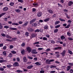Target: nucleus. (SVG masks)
I'll return each instance as SVG.
<instances>
[{
    "label": "nucleus",
    "instance_id": "nucleus-1",
    "mask_svg": "<svg viewBox=\"0 0 73 73\" xmlns=\"http://www.w3.org/2000/svg\"><path fill=\"white\" fill-rule=\"evenodd\" d=\"M36 49H33L31 51V53L32 54H37V52H36Z\"/></svg>",
    "mask_w": 73,
    "mask_h": 73
},
{
    "label": "nucleus",
    "instance_id": "nucleus-2",
    "mask_svg": "<svg viewBox=\"0 0 73 73\" xmlns=\"http://www.w3.org/2000/svg\"><path fill=\"white\" fill-rule=\"evenodd\" d=\"M26 49H27V50L29 53H30V52H31V50H32V49L30 47H27V48Z\"/></svg>",
    "mask_w": 73,
    "mask_h": 73
},
{
    "label": "nucleus",
    "instance_id": "nucleus-3",
    "mask_svg": "<svg viewBox=\"0 0 73 73\" xmlns=\"http://www.w3.org/2000/svg\"><path fill=\"white\" fill-rule=\"evenodd\" d=\"M42 15V12H39L37 14V17H41Z\"/></svg>",
    "mask_w": 73,
    "mask_h": 73
},
{
    "label": "nucleus",
    "instance_id": "nucleus-4",
    "mask_svg": "<svg viewBox=\"0 0 73 73\" xmlns=\"http://www.w3.org/2000/svg\"><path fill=\"white\" fill-rule=\"evenodd\" d=\"M66 50H64L63 51V52L61 53V54L63 57H64V56H65V53H66Z\"/></svg>",
    "mask_w": 73,
    "mask_h": 73
},
{
    "label": "nucleus",
    "instance_id": "nucleus-5",
    "mask_svg": "<svg viewBox=\"0 0 73 73\" xmlns=\"http://www.w3.org/2000/svg\"><path fill=\"white\" fill-rule=\"evenodd\" d=\"M72 4H73V1H70L68 3V5L70 7V6H71Z\"/></svg>",
    "mask_w": 73,
    "mask_h": 73
},
{
    "label": "nucleus",
    "instance_id": "nucleus-6",
    "mask_svg": "<svg viewBox=\"0 0 73 73\" xmlns=\"http://www.w3.org/2000/svg\"><path fill=\"white\" fill-rule=\"evenodd\" d=\"M19 63L18 62H16L14 63V64H13V66H19Z\"/></svg>",
    "mask_w": 73,
    "mask_h": 73
},
{
    "label": "nucleus",
    "instance_id": "nucleus-7",
    "mask_svg": "<svg viewBox=\"0 0 73 73\" xmlns=\"http://www.w3.org/2000/svg\"><path fill=\"white\" fill-rule=\"evenodd\" d=\"M47 11L49 13H50V14H52L53 13V11L51 9L50 10L48 9Z\"/></svg>",
    "mask_w": 73,
    "mask_h": 73
},
{
    "label": "nucleus",
    "instance_id": "nucleus-8",
    "mask_svg": "<svg viewBox=\"0 0 73 73\" xmlns=\"http://www.w3.org/2000/svg\"><path fill=\"white\" fill-rule=\"evenodd\" d=\"M23 61L25 62H27V58L26 57V56H24L23 57Z\"/></svg>",
    "mask_w": 73,
    "mask_h": 73
},
{
    "label": "nucleus",
    "instance_id": "nucleus-9",
    "mask_svg": "<svg viewBox=\"0 0 73 73\" xmlns=\"http://www.w3.org/2000/svg\"><path fill=\"white\" fill-rule=\"evenodd\" d=\"M44 29H46V30H48L49 27H48V25H46L44 26Z\"/></svg>",
    "mask_w": 73,
    "mask_h": 73
},
{
    "label": "nucleus",
    "instance_id": "nucleus-10",
    "mask_svg": "<svg viewBox=\"0 0 73 73\" xmlns=\"http://www.w3.org/2000/svg\"><path fill=\"white\" fill-rule=\"evenodd\" d=\"M25 51L24 49H23L22 50H21V53L22 54H23V55L24 54H25Z\"/></svg>",
    "mask_w": 73,
    "mask_h": 73
},
{
    "label": "nucleus",
    "instance_id": "nucleus-11",
    "mask_svg": "<svg viewBox=\"0 0 73 73\" xmlns=\"http://www.w3.org/2000/svg\"><path fill=\"white\" fill-rule=\"evenodd\" d=\"M62 48L61 47H55L54 48V50H58V49H61Z\"/></svg>",
    "mask_w": 73,
    "mask_h": 73
},
{
    "label": "nucleus",
    "instance_id": "nucleus-12",
    "mask_svg": "<svg viewBox=\"0 0 73 73\" xmlns=\"http://www.w3.org/2000/svg\"><path fill=\"white\" fill-rule=\"evenodd\" d=\"M28 24V22L27 21L26 23H25L24 24H23L22 25V27H25V26H27Z\"/></svg>",
    "mask_w": 73,
    "mask_h": 73
},
{
    "label": "nucleus",
    "instance_id": "nucleus-13",
    "mask_svg": "<svg viewBox=\"0 0 73 73\" xmlns=\"http://www.w3.org/2000/svg\"><path fill=\"white\" fill-rule=\"evenodd\" d=\"M8 9V8L6 7H5L3 8V11H7Z\"/></svg>",
    "mask_w": 73,
    "mask_h": 73
},
{
    "label": "nucleus",
    "instance_id": "nucleus-14",
    "mask_svg": "<svg viewBox=\"0 0 73 73\" xmlns=\"http://www.w3.org/2000/svg\"><path fill=\"white\" fill-rule=\"evenodd\" d=\"M28 31H29V32H33V29H32L31 28H29L28 29Z\"/></svg>",
    "mask_w": 73,
    "mask_h": 73
},
{
    "label": "nucleus",
    "instance_id": "nucleus-15",
    "mask_svg": "<svg viewBox=\"0 0 73 73\" xmlns=\"http://www.w3.org/2000/svg\"><path fill=\"white\" fill-rule=\"evenodd\" d=\"M67 71H68V70H70V69L71 68H72V66L70 65L68 66H67Z\"/></svg>",
    "mask_w": 73,
    "mask_h": 73
},
{
    "label": "nucleus",
    "instance_id": "nucleus-16",
    "mask_svg": "<svg viewBox=\"0 0 73 73\" xmlns=\"http://www.w3.org/2000/svg\"><path fill=\"white\" fill-rule=\"evenodd\" d=\"M9 29H11V30H13V31H16V30H17V28H15L10 27Z\"/></svg>",
    "mask_w": 73,
    "mask_h": 73
},
{
    "label": "nucleus",
    "instance_id": "nucleus-17",
    "mask_svg": "<svg viewBox=\"0 0 73 73\" xmlns=\"http://www.w3.org/2000/svg\"><path fill=\"white\" fill-rule=\"evenodd\" d=\"M68 53L70 54H73V52L72 51L70 50V49L68 50Z\"/></svg>",
    "mask_w": 73,
    "mask_h": 73
},
{
    "label": "nucleus",
    "instance_id": "nucleus-18",
    "mask_svg": "<svg viewBox=\"0 0 73 73\" xmlns=\"http://www.w3.org/2000/svg\"><path fill=\"white\" fill-rule=\"evenodd\" d=\"M7 61L4 60H0V63H3L4 62H7Z\"/></svg>",
    "mask_w": 73,
    "mask_h": 73
},
{
    "label": "nucleus",
    "instance_id": "nucleus-19",
    "mask_svg": "<svg viewBox=\"0 0 73 73\" xmlns=\"http://www.w3.org/2000/svg\"><path fill=\"white\" fill-rule=\"evenodd\" d=\"M35 19H34L32 20H31L30 22V24H32L33 23H34V22H35Z\"/></svg>",
    "mask_w": 73,
    "mask_h": 73
},
{
    "label": "nucleus",
    "instance_id": "nucleus-20",
    "mask_svg": "<svg viewBox=\"0 0 73 73\" xmlns=\"http://www.w3.org/2000/svg\"><path fill=\"white\" fill-rule=\"evenodd\" d=\"M35 64L37 66H39L41 65V63H39L38 62H37L35 63Z\"/></svg>",
    "mask_w": 73,
    "mask_h": 73
},
{
    "label": "nucleus",
    "instance_id": "nucleus-21",
    "mask_svg": "<svg viewBox=\"0 0 73 73\" xmlns=\"http://www.w3.org/2000/svg\"><path fill=\"white\" fill-rule=\"evenodd\" d=\"M5 13H2L0 14V18H1L2 16L5 15Z\"/></svg>",
    "mask_w": 73,
    "mask_h": 73
},
{
    "label": "nucleus",
    "instance_id": "nucleus-22",
    "mask_svg": "<svg viewBox=\"0 0 73 73\" xmlns=\"http://www.w3.org/2000/svg\"><path fill=\"white\" fill-rule=\"evenodd\" d=\"M16 72H17L18 73H23V70H16Z\"/></svg>",
    "mask_w": 73,
    "mask_h": 73
},
{
    "label": "nucleus",
    "instance_id": "nucleus-23",
    "mask_svg": "<svg viewBox=\"0 0 73 73\" xmlns=\"http://www.w3.org/2000/svg\"><path fill=\"white\" fill-rule=\"evenodd\" d=\"M33 68V66H28L27 67V69H31Z\"/></svg>",
    "mask_w": 73,
    "mask_h": 73
},
{
    "label": "nucleus",
    "instance_id": "nucleus-24",
    "mask_svg": "<svg viewBox=\"0 0 73 73\" xmlns=\"http://www.w3.org/2000/svg\"><path fill=\"white\" fill-rule=\"evenodd\" d=\"M60 23V21H55V25H57V24H59Z\"/></svg>",
    "mask_w": 73,
    "mask_h": 73
},
{
    "label": "nucleus",
    "instance_id": "nucleus-25",
    "mask_svg": "<svg viewBox=\"0 0 73 73\" xmlns=\"http://www.w3.org/2000/svg\"><path fill=\"white\" fill-rule=\"evenodd\" d=\"M60 25H58L55 26V28L56 29L58 28H60Z\"/></svg>",
    "mask_w": 73,
    "mask_h": 73
},
{
    "label": "nucleus",
    "instance_id": "nucleus-26",
    "mask_svg": "<svg viewBox=\"0 0 73 73\" xmlns=\"http://www.w3.org/2000/svg\"><path fill=\"white\" fill-rule=\"evenodd\" d=\"M58 31V29H56L54 30V33H57Z\"/></svg>",
    "mask_w": 73,
    "mask_h": 73
},
{
    "label": "nucleus",
    "instance_id": "nucleus-27",
    "mask_svg": "<svg viewBox=\"0 0 73 73\" xmlns=\"http://www.w3.org/2000/svg\"><path fill=\"white\" fill-rule=\"evenodd\" d=\"M3 54L4 56H5L7 55V52L5 51H4L3 52Z\"/></svg>",
    "mask_w": 73,
    "mask_h": 73
},
{
    "label": "nucleus",
    "instance_id": "nucleus-28",
    "mask_svg": "<svg viewBox=\"0 0 73 73\" xmlns=\"http://www.w3.org/2000/svg\"><path fill=\"white\" fill-rule=\"evenodd\" d=\"M15 11L17 13H19V12H20V9H17V10H15Z\"/></svg>",
    "mask_w": 73,
    "mask_h": 73
},
{
    "label": "nucleus",
    "instance_id": "nucleus-29",
    "mask_svg": "<svg viewBox=\"0 0 73 73\" xmlns=\"http://www.w3.org/2000/svg\"><path fill=\"white\" fill-rule=\"evenodd\" d=\"M57 67L56 66L53 65H52L50 66V68H56Z\"/></svg>",
    "mask_w": 73,
    "mask_h": 73
},
{
    "label": "nucleus",
    "instance_id": "nucleus-30",
    "mask_svg": "<svg viewBox=\"0 0 73 73\" xmlns=\"http://www.w3.org/2000/svg\"><path fill=\"white\" fill-rule=\"evenodd\" d=\"M60 38L61 40H63V39H65V37L64 36V35H62L60 36Z\"/></svg>",
    "mask_w": 73,
    "mask_h": 73
},
{
    "label": "nucleus",
    "instance_id": "nucleus-31",
    "mask_svg": "<svg viewBox=\"0 0 73 73\" xmlns=\"http://www.w3.org/2000/svg\"><path fill=\"white\" fill-rule=\"evenodd\" d=\"M29 33L28 32H26L25 33V35L27 36V37H28V36H29Z\"/></svg>",
    "mask_w": 73,
    "mask_h": 73
},
{
    "label": "nucleus",
    "instance_id": "nucleus-32",
    "mask_svg": "<svg viewBox=\"0 0 73 73\" xmlns=\"http://www.w3.org/2000/svg\"><path fill=\"white\" fill-rule=\"evenodd\" d=\"M9 4L10 5H11V6H13L15 4V3L13 2H11Z\"/></svg>",
    "mask_w": 73,
    "mask_h": 73
},
{
    "label": "nucleus",
    "instance_id": "nucleus-33",
    "mask_svg": "<svg viewBox=\"0 0 73 73\" xmlns=\"http://www.w3.org/2000/svg\"><path fill=\"white\" fill-rule=\"evenodd\" d=\"M9 28V27L7 25L5 26L4 27V28H5V29H8Z\"/></svg>",
    "mask_w": 73,
    "mask_h": 73
},
{
    "label": "nucleus",
    "instance_id": "nucleus-34",
    "mask_svg": "<svg viewBox=\"0 0 73 73\" xmlns=\"http://www.w3.org/2000/svg\"><path fill=\"white\" fill-rule=\"evenodd\" d=\"M8 56L10 57V58H11L12 57V54L11 53H10L8 55Z\"/></svg>",
    "mask_w": 73,
    "mask_h": 73
},
{
    "label": "nucleus",
    "instance_id": "nucleus-35",
    "mask_svg": "<svg viewBox=\"0 0 73 73\" xmlns=\"http://www.w3.org/2000/svg\"><path fill=\"white\" fill-rule=\"evenodd\" d=\"M59 20L61 21H64H64H65V19H62L61 18H59Z\"/></svg>",
    "mask_w": 73,
    "mask_h": 73
},
{
    "label": "nucleus",
    "instance_id": "nucleus-36",
    "mask_svg": "<svg viewBox=\"0 0 73 73\" xmlns=\"http://www.w3.org/2000/svg\"><path fill=\"white\" fill-rule=\"evenodd\" d=\"M11 53L13 54H16V52L15 51V50H12L11 51Z\"/></svg>",
    "mask_w": 73,
    "mask_h": 73
},
{
    "label": "nucleus",
    "instance_id": "nucleus-37",
    "mask_svg": "<svg viewBox=\"0 0 73 73\" xmlns=\"http://www.w3.org/2000/svg\"><path fill=\"white\" fill-rule=\"evenodd\" d=\"M25 45V44L24 42H22L21 45V46H24Z\"/></svg>",
    "mask_w": 73,
    "mask_h": 73
},
{
    "label": "nucleus",
    "instance_id": "nucleus-38",
    "mask_svg": "<svg viewBox=\"0 0 73 73\" xmlns=\"http://www.w3.org/2000/svg\"><path fill=\"white\" fill-rule=\"evenodd\" d=\"M51 42L52 44H55V41H54L53 40H51Z\"/></svg>",
    "mask_w": 73,
    "mask_h": 73
},
{
    "label": "nucleus",
    "instance_id": "nucleus-39",
    "mask_svg": "<svg viewBox=\"0 0 73 73\" xmlns=\"http://www.w3.org/2000/svg\"><path fill=\"white\" fill-rule=\"evenodd\" d=\"M70 25H68L66 27H65V28H66V29L69 28L70 27Z\"/></svg>",
    "mask_w": 73,
    "mask_h": 73
},
{
    "label": "nucleus",
    "instance_id": "nucleus-40",
    "mask_svg": "<svg viewBox=\"0 0 73 73\" xmlns=\"http://www.w3.org/2000/svg\"><path fill=\"white\" fill-rule=\"evenodd\" d=\"M58 5L59 7H60L61 8H63V6L60 3H58Z\"/></svg>",
    "mask_w": 73,
    "mask_h": 73
},
{
    "label": "nucleus",
    "instance_id": "nucleus-41",
    "mask_svg": "<svg viewBox=\"0 0 73 73\" xmlns=\"http://www.w3.org/2000/svg\"><path fill=\"white\" fill-rule=\"evenodd\" d=\"M48 40V38H46V37H44L43 38V39H42L43 40Z\"/></svg>",
    "mask_w": 73,
    "mask_h": 73
},
{
    "label": "nucleus",
    "instance_id": "nucleus-42",
    "mask_svg": "<svg viewBox=\"0 0 73 73\" xmlns=\"http://www.w3.org/2000/svg\"><path fill=\"white\" fill-rule=\"evenodd\" d=\"M6 37H7V38H12L11 36L8 35H6Z\"/></svg>",
    "mask_w": 73,
    "mask_h": 73
},
{
    "label": "nucleus",
    "instance_id": "nucleus-43",
    "mask_svg": "<svg viewBox=\"0 0 73 73\" xmlns=\"http://www.w3.org/2000/svg\"><path fill=\"white\" fill-rule=\"evenodd\" d=\"M16 60H17V62H19V61L20 60V58H18V57H17L16 58Z\"/></svg>",
    "mask_w": 73,
    "mask_h": 73
},
{
    "label": "nucleus",
    "instance_id": "nucleus-44",
    "mask_svg": "<svg viewBox=\"0 0 73 73\" xmlns=\"http://www.w3.org/2000/svg\"><path fill=\"white\" fill-rule=\"evenodd\" d=\"M68 64L70 66H73V63H68Z\"/></svg>",
    "mask_w": 73,
    "mask_h": 73
},
{
    "label": "nucleus",
    "instance_id": "nucleus-45",
    "mask_svg": "<svg viewBox=\"0 0 73 73\" xmlns=\"http://www.w3.org/2000/svg\"><path fill=\"white\" fill-rule=\"evenodd\" d=\"M3 29V25H2L1 23L0 22V29Z\"/></svg>",
    "mask_w": 73,
    "mask_h": 73
},
{
    "label": "nucleus",
    "instance_id": "nucleus-46",
    "mask_svg": "<svg viewBox=\"0 0 73 73\" xmlns=\"http://www.w3.org/2000/svg\"><path fill=\"white\" fill-rule=\"evenodd\" d=\"M0 70H1V71H4V69L3 68L0 67Z\"/></svg>",
    "mask_w": 73,
    "mask_h": 73
},
{
    "label": "nucleus",
    "instance_id": "nucleus-47",
    "mask_svg": "<svg viewBox=\"0 0 73 73\" xmlns=\"http://www.w3.org/2000/svg\"><path fill=\"white\" fill-rule=\"evenodd\" d=\"M3 49H4V50H5L6 49H7V46H4L3 47Z\"/></svg>",
    "mask_w": 73,
    "mask_h": 73
},
{
    "label": "nucleus",
    "instance_id": "nucleus-48",
    "mask_svg": "<svg viewBox=\"0 0 73 73\" xmlns=\"http://www.w3.org/2000/svg\"><path fill=\"white\" fill-rule=\"evenodd\" d=\"M13 48V45H10L9 46L10 49H12Z\"/></svg>",
    "mask_w": 73,
    "mask_h": 73
},
{
    "label": "nucleus",
    "instance_id": "nucleus-49",
    "mask_svg": "<svg viewBox=\"0 0 73 73\" xmlns=\"http://www.w3.org/2000/svg\"><path fill=\"white\" fill-rule=\"evenodd\" d=\"M40 30L38 29H37L35 31V32H39Z\"/></svg>",
    "mask_w": 73,
    "mask_h": 73
},
{
    "label": "nucleus",
    "instance_id": "nucleus-50",
    "mask_svg": "<svg viewBox=\"0 0 73 73\" xmlns=\"http://www.w3.org/2000/svg\"><path fill=\"white\" fill-rule=\"evenodd\" d=\"M50 62V60H46V63H48V64H49V63Z\"/></svg>",
    "mask_w": 73,
    "mask_h": 73
},
{
    "label": "nucleus",
    "instance_id": "nucleus-51",
    "mask_svg": "<svg viewBox=\"0 0 73 73\" xmlns=\"http://www.w3.org/2000/svg\"><path fill=\"white\" fill-rule=\"evenodd\" d=\"M68 39L69 40H70V41H72V40H73V39L72 38H68Z\"/></svg>",
    "mask_w": 73,
    "mask_h": 73
},
{
    "label": "nucleus",
    "instance_id": "nucleus-52",
    "mask_svg": "<svg viewBox=\"0 0 73 73\" xmlns=\"http://www.w3.org/2000/svg\"><path fill=\"white\" fill-rule=\"evenodd\" d=\"M36 25H37V23H33L32 24V25L33 26V27H35L36 26Z\"/></svg>",
    "mask_w": 73,
    "mask_h": 73
},
{
    "label": "nucleus",
    "instance_id": "nucleus-53",
    "mask_svg": "<svg viewBox=\"0 0 73 73\" xmlns=\"http://www.w3.org/2000/svg\"><path fill=\"white\" fill-rule=\"evenodd\" d=\"M18 2H20L21 3H23V0H18Z\"/></svg>",
    "mask_w": 73,
    "mask_h": 73
},
{
    "label": "nucleus",
    "instance_id": "nucleus-54",
    "mask_svg": "<svg viewBox=\"0 0 73 73\" xmlns=\"http://www.w3.org/2000/svg\"><path fill=\"white\" fill-rule=\"evenodd\" d=\"M1 36H3V37H4V36H6L5 34L4 33H2L1 34Z\"/></svg>",
    "mask_w": 73,
    "mask_h": 73
},
{
    "label": "nucleus",
    "instance_id": "nucleus-55",
    "mask_svg": "<svg viewBox=\"0 0 73 73\" xmlns=\"http://www.w3.org/2000/svg\"><path fill=\"white\" fill-rule=\"evenodd\" d=\"M34 45H35V44H39V42H36L33 43Z\"/></svg>",
    "mask_w": 73,
    "mask_h": 73
},
{
    "label": "nucleus",
    "instance_id": "nucleus-56",
    "mask_svg": "<svg viewBox=\"0 0 73 73\" xmlns=\"http://www.w3.org/2000/svg\"><path fill=\"white\" fill-rule=\"evenodd\" d=\"M38 49L39 50H42L43 49V48H38Z\"/></svg>",
    "mask_w": 73,
    "mask_h": 73
},
{
    "label": "nucleus",
    "instance_id": "nucleus-57",
    "mask_svg": "<svg viewBox=\"0 0 73 73\" xmlns=\"http://www.w3.org/2000/svg\"><path fill=\"white\" fill-rule=\"evenodd\" d=\"M70 73H73V70L72 69H70Z\"/></svg>",
    "mask_w": 73,
    "mask_h": 73
},
{
    "label": "nucleus",
    "instance_id": "nucleus-58",
    "mask_svg": "<svg viewBox=\"0 0 73 73\" xmlns=\"http://www.w3.org/2000/svg\"><path fill=\"white\" fill-rule=\"evenodd\" d=\"M45 71L44 70H41L40 71V73H44Z\"/></svg>",
    "mask_w": 73,
    "mask_h": 73
},
{
    "label": "nucleus",
    "instance_id": "nucleus-59",
    "mask_svg": "<svg viewBox=\"0 0 73 73\" xmlns=\"http://www.w3.org/2000/svg\"><path fill=\"white\" fill-rule=\"evenodd\" d=\"M46 37H47V38H50V35H46Z\"/></svg>",
    "mask_w": 73,
    "mask_h": 73
},
{
    "label": "nucleus",
    "instance_id": "nucleus-60",
    "mask_svg": "<svg viewBox=\"0 0 73 73\" xmlns=\"http://www.w3.org/2000/svg\"><path fill=\"white\" fill-rule=\"evenodd\" d=\"M67 35H68V36H70L71 35V34L69 32H68L67 33Z\"/></svg>",
    "mask_w": 73,
    "mask_h": 73
},
{
    "label": "nucleus",
    "instance_id": "nucleus-61",
    "mask_svg": "<svg viewBox=\"0 0 73 73\" xmlns=\"http://www.w3.org/2000/svg\"><path fill=\"white\" fill-rule=\"evenodd\" d=\"M60 2L61 3H64V0H60Z\"/></svg>",
    "mask_w": 73,
    "mask_h": 73
},
{
    "label": "nucleus",
    "instance_id": "nucleus-62",
    "mask_svg": "<svg viewBox=\"0 0 73 73\" xmlns=\"http://www.w3.org/2000/svg\"><path fill=\"white\" fill-rule=\"evenodd\" d=\"M32 37H35V36H36V34H33L32 35Z\"/></svg>",
    "mask_w": 73,
    "mask_h": 73
},
{
    "label": "nucleus",
    "instance_id": "nucleus-63",
    "mask_svg": "<svg viewBox=\"0 0 73 73\" xmlns=\"http://www.w3.org/2000/svg\"><path fill=\"white\" fill-rule=\"evenodd\" d=\"M33 5H34V6H37V5H38V4L37 3H33Z\"/></svg>",
    "mask_w": 73,
    "mask_h": 73
},
{
    "label": "nucleus",
    "instance_id": "nucleus-64",
    "mask_svg": "<svg viewBox=\"0 0 73 73\" xmlns=\"http://www.w3.org/2000/svg\"><path fill=\"white\" fill-rule=\"evenodd\" d=\"M7 68H9L11 67V66L10 65H7Z\"/></svg>",
    "mask_w": 73,
    "mask_h": 73
}]
</instances>
